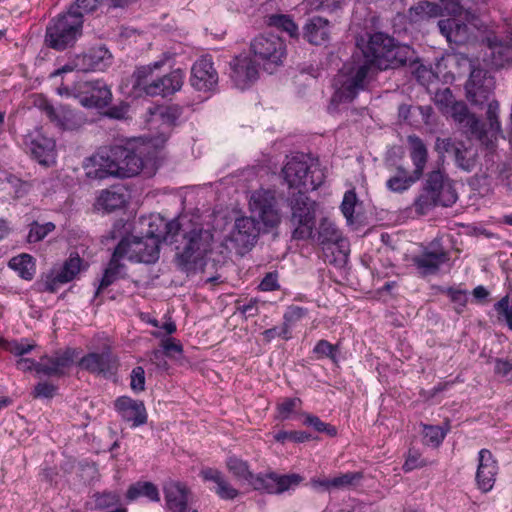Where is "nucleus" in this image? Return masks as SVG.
<instances>
[{"instance_id":"473e14b6","label":"nucleus","mask_w":512,"mask_h":512,"mask_svg":"<svg viewBox=\"0 0 512 512\" xmlns=\"http://www.w3.org/2000/svg\"><path fill=\"white\" fill-rule=\"evenodd\" d=\"M417 181L418 179L406 168L397 166L393 175L386 181V187L391 192L402 193L408 190Z\"/></svg>"},{"instance_id":"e433bc0d","label":"nucleus","mask_w":512,"mask_h":512,"mask_svg":"<svg viewBox=\"0 0 512 512\" xmlns=\"http://www.w3.org/2000/svg\"><path fill=\"white\" fill-rule=\"evenodd\" d=\"M9 268L16 271L25 280H31L35 274V263L29 254H20L10 259Z\"/></svg>"},{"instance_id":"2eb2a0df","label":"nucleus","mask_w":512,"mask_h":512,"mask_svg":"<svg viewBox=\"0 0 512 512\" xmlns=\"http://www.w3.org/2000/svg\"><path fill=\"white\" fill-rule=\"evenodd\" d=\"M260 230L254 218L240 217L235 220L229 241L240 255L251 250L257 242Z\"/></svg>"},{"instance_id":"09e8293b","label":"nucleus","mask_w":512,"mask_h":512,"mask_svg":"<svg viewBox=\"0 0 512 512\" xmlns=\"http://www.w3.org/2000/svg\"><path fill=\"white\" fill-rule=\"evenodd\" d=\"M304 416V424L313 427L317 432L326 433L330 437L337 435V429L334 426L323 422L318 416L312 414H304Z\"/></svg>"},{"instance_id":"aec40b11","label":"nucleus","mask_w":512,"mask_h":512,"mask_svg":"<svg viewBox=\"0 0 512 512\" xmlns=\"http://www.w3.org/2000/svg\"><path fill=\"white\" fill-rule=\"evenodd\" d=\"M73 349L58 350L52 355H44L39 360L38 374L60 378L65 376L74 363Z\"/></svg>"},{"instance_id":"49530a36","label":"nucleus","mask_w":512,"mask_h":512,"mask_svg":"<svg viewBox=\"0 0 512 512\" xmlns=\"http://www.w3.org/2000/svg\"><path fill=\"white\" fill-rule=\"evenodd\" d=\"M65 283L66 282H64V280L60 277L59 273L56 275L50 273L42 277L41 280L37 281L36 286L40 292L55 293L58 291L60 286Z\"/></svg>"},{"instance_id":"a19ab883","label":"nucleus","mask_w":512,"mask_h":512,"mask_svg":"<svg viewBox=\"0 0 512 512\" xmlns=\"http://www.w3.org/2000/svg\"><path fill=\"white\" fill-rule=\"evenodd\" d=\"M458 128L469 138L482 141L486 137L484 124L473 114L466 116L463 122L458 124Z\"/></svg>"},{"instance_id":"20e7f679","label":"nucleus","mask_w":512,"mask_h":512,"mask_svg":"<svg viewBox=\"0 0 512 512\" xmlns=\"http://www.w3.org/2000/svg\"><path fill=\"white\" fill-rule=\"evenodd\" d=\"M457 198L451 180L444 170L437 167L426 174L421 192L414 201L415 211L424 215L439 205L450 207Z\"/></svg>"},{"instance_id":"f704fd0d","label":"nucleus","mask_w":512,"mask_h":512,"mask_svg":"<svg viewBox=\"0 0 512 512\" xmlns=\"http://www.w3.org/2000/svg\"><path fill=\"white\" fill-rule=\"evenodd\" d=\"M150 122H161L167 127L173 126L182 114V109L177 105H160L149 109Z\"/></svg>"},{"instance_id":"7ed1b4c3","label":"nucleus","mask_w":512,"mask_h":512,"mask_svg":"<svg viewBox=\"0 0 512 512\" xmlns=\"http://www.w3.org/2000/svg\"><path fill=\"white\" fill-rule=\"evenodd\" d=\"M142 157L123 146H114L109 151L98 152L84 162L86 176L91 179L108 177L127 178L137 175L143 168Z\"/></svg>"},{"instance_id":"052dcab7","label":"nucleus","mask_w":512,"mask_h":512,"mask_svg":"<svg viewBox=\"0 0 512 512\" xmlns=\"http://www.w3.org/2000/svg\"><path fill=\"white\" fill-rule=\"evenodd\" d=\"M425 465L426 462L422 459L421 454L416 449H409L406 461L403 465V470L405 472H409Z\"/></svg>"},{"instance_id":"0eeeda50","label":"nucleus","mask_w":512,"mask_h":512,"mask_svg":"<svg viewBox=\"0 0 512 512\" xmlns=\"http://www.w3.org/2000/svg\"><path fill=\"white\" fill-rule=\"evenodd\" d=\"M282 173L289 188H296L298 192L315 190L324 180L322 171L309 165L303 156L292 157L288 160Z\"/></svg>"},{"instance_id":"bb28decb","label":"nucleus","mask_w":512,"mask_h":512,"mask_svg":"<svg viewBox=\"0 0 512 512\" xmlns=\"http://www.w3.org/2000/svg\"><path fill=\"white\" fill-rule=\"evenodd\" d=\"M184 72L181 69H175L163 77L151 81L147 87L148 96H170L179 91L184 82Z\"/></svg>"},{"instance_id":"9d476101","label":"nucleus","mask_w":512,"mask_h":512,"mask_svg":"<svg viewBox=\"0 0 512 512\" xmlns=\"http://www.w3.org/2000/svg\"><path fill=\"white\" fill-rule=\"evenodd\" d=\"M111 57V53L105 46L93 47L86 52L70 56L67 63L55 70L51 77L73 71H102L110 64Z\"/></svg>"},{"instance_id":"4c0bfd02","label":"nucleus","mask_w":512,"mask_h":512,"mask_svg":"<svg viewBox=\"0 0 512 512\" xmlns=\"http://www.w3.org/2000/svg\"><path fill=\"white\" fill-rule=\"evenodd\" d=\"M387 53V63L390 64L389 69L404 66L407 63L412 62L413 50L407 45H400L395 43L394 39L392 48Z\"/></svg>"},{"instance_id":"ea45409f","label":"nucleus","mask_w":512,"mask_h":512,"mask_svg":"<svg viewBox=\"0 0 512 512\" xmlns=\"http://www.w3.org/2000/svg\"><path fill=\"white\" fill-rule=\"evenodd\" d=\"M266 24L269 27H275L283 32H286L290 37L298 36V26L290 15L286 14H272L266 19Z\"/></svg>"},{"instance_id":"6e6d98bb","label":"nucleus","mask_w":512,"mask_h":512,"mask_svg":"<svg viewBox=\"0 0 512 512\" xmlns=\"http://www.w3.org/2000/svg\"><path fill=\"white\" fill-rule=\"evenodd\" d=\"M357 202V195L353 190L346 191L341 203V212L348 222H353L354 209Z\"/></svg>"},{"instance_id":"c9c22d12","label":"nucleus","mask_w":512,"mask_h":512,"mask_svg":"<svg viewBox=\"0 0 512 512\" xmlns=\"http://www.w3.org/2000/svg\"><path fill=\"white\" fill-rule=\"evenodd\" d=\"M139 497H146L153 502L160 501V494L157 486L148 481H138L129 486L126 493L127 500L134 501Z\"/></svg>"},{"instance_id":"a878e982","label":"nucleus","mask_w":512,"mask_h":512,"mask_svg":"<svg viewBox=\"0 0 512 512\" xmlns=\"http://www.w3.org/2000/svg\"><path fill=\"white\" fill-rule=\"evenodd\" d=\"M332 24L320 16H313L303 27V38L312 45H326L331 39Z\"/></svg>"},{"instance_id":"ddd939ff","label":"nucleus","mask_w":512,"mask_h":512,"mask_svg":"<svg viewBox=\"0 0 512 512\" xmlns=\"http://www.w3.org/2000/svg\"><path fill=\"white\" fill-rule=\"evenodd\" d=\"M435 150L442 155H453L456 166L465 172H471L476 166L478 153L472 145L467 146L452 138H437Z\"/></svg>"},{"instance_id":"4be33fe9","label":"nucleus","mask_w":512,"mask_h":512,"mask_svg":"<svg viewBox=\"0 0 512 512\" xmlns=\"http://www.w3.org/2000/svg\"><path fill=\"white\" fill-rule=\"evenodd\" d=\"M27 149L31 156L41 165L49 167L56 161L55 140L36 131L28 136Z\"/></svg>"},{"instance_id":"b1692460","label":"nucleus","mask_w":512,"mask_h":512,"mask_svg":"<svg viewBox=\"0 0 512 512\" xmlns=\"http://www.w3.org/2000/svg\"><path fill=\"white\" fill-rule=\"evenodd\" d=\"M114 407L122 420L130 422L133 428L142 426L147 422V412L142 401L121 396L115 400Z\"/></svg>"},{"instance_id":"5701e85b","label":"nucleus","mask_w":512,"mask_h":512,"mask_svg":"<svg viewBox=\"0 0 512 512\" xmlns=\"http://www.w3.org/2000/svg\"><path fill=\"white\" fill-rule=\"evenodd\" d=\"M309 239H312L323 248L335 245L344 255L349 252L348 240L342 237L341 231L328 218H322L320 220L317 232H313L312 237Z\"/></svg>"},{"instance_id":"6ab92c4d","label":"nucleus","mask_w":512,"mask_h":512,"mask_svg":"<svg viewBox=\"0 0 512 512\" xmlns=\"http://www.w3.org/2000/svg\"><path fill=\"white\" fill-rule=\"evenodd\" d=\"M39 108L52 123L63 130H77L85 123V119L81 113L66 106H61L56 109L46 99L40 101Z\"/></svg>"},{"instance_id":"e2e57ef3","label":"nucleus","mask_w":512,"mask_h":512,"mask_svg":"<svg viewBox=\"0 0 512 512\" xmlns=\"http://www.w3.org/2000/svg\"><path fill=\"white\" fill-rule=\"evenodd\" d=\"M259 300L250 298L247 303L240 304L237 302V310L244 315L245 318L255 317L259 314Z\"/></svg>"},{"instance_id":"58836bf2","label":"nucleus","mask_w":512,"mask_h":512,"mask_svg":"<svg viewBox=\"0 0 512 512\" xmlns=\"http://www.w3.org/2000/svg\"><path fill=\"white\" fill-rule=\"evenodd\" d=\"M125 202V194L116 189L104 190L98 198V205L107 212L122 208Z\"/></svg>"},{"instance_id":"37998d69","label":"nucleus","mask_w":512,"mask_h":512,"mask_svg":"<svg viewBox=\"0 0 512 512\" xmlns=\"http://www.w3.org/2000/svg\"><path fill=\"white\" fill-rule=\"evenodd\" d=\"M313 353L317 359L328 358L333 363L338 362L337 355L339 353V346L333 345L327 340H319L313 348Z\"/></svg>"},{"instance_id":"c85d7f7f","label":"nucleus","mask_w":512,"mask_h":512,"mask_svg":"<svg viewBox=\"0 0 512 512\" xmlns=\"http://www.w3.org/2000/svg\"><path fill=\"white\" fill-rule=\"evenodd\" d=\"M164 495L166 506L171 512L187 511L189 489L186 485L170 481L164 486Z\"/></svg>"},{"instance_id":"412c9836","label":"nucleus","mask_w":512,"mask_h":512,"mask_svg":"<svg viewBox=\"0 0 512 512\" xmlns=\"http://www.w3.org/2000/svg\"><path fill=\"white\" fill-rule=\"evenodd\" d=\"M79 366L90 373L110 378L116 375L119 361L110 351L93 352L82 357Z\"/></svg>"},{"instance_id":"680f3d73","label":"nucleus","mask_w":512,"mask_h":512,"mask_svg":"<svg viewBox=\"0 0 512 512\" xmlns=\"http://www.w3.org/2000/svg\"><path fill=\"white\" fill-rule=\"evenodd\" d=\"M57 391V386L47 382H39L32 392L34 398H52Z\"/></svg>"},{"instance_id":"13d9d810","label":"nucleus","mask_w":512,"mask_h":512,"mask_svg":"<svg viewBox=\"0 0 512 512\" xmlns=\"http://www.w3.org/2000/svg\"><path fill=\"white\" fill-rule=\"evenodd\" d=\"M130 387L136 393L145 390V371L143 367L136 366L132 369L130 374Z\"/></svg>"},{"instance_id":"4468645a","label":"nucleus","mask_w":512,"mask_h":512,"mask_svg":"<svg viewBox=\"0 0 512 512\" xmlns=\"http://www.w3.org/2000/svg\"><path fill=\"white\" fill-rule=\"evenodd\" d=\"M250 209L257 215L266 227H276L280 223V213L277 207L275 192L260 189L250 197Z\"/></svg>"},{"instance_id":"c756f323","label":"nucleus","mask_w":512,"mask_h":512,"mask_svg":"<svg viewBox=\"0 0 512 512\" xmlns=\"http://www.w3.org/2000/svg\"><path fill=\"white\" fill-rule=\"evenodd\" d=\"M409 156L414 166L411 172L418 181L423 177L428 162V149L423 140L417 135H409Z\"/></svg>"},{"instance_id":"6e6552de","label":"nucleus","mask_w":512,"mask_h":512,"mask_svg":"<svg viewBox=\"0 0 512 512\" xmlns=\"http://www.w3.org/2000/svg\"><path fill=\"white\" fill-rule=\"evenodd\" d=\"M307 192L294 193L289 198L291 208V223L294 226L293 238L307 240L313 235L315 226L316 202L311 200Z\"/></svg>"},{"instance_id":"a211bd4d","label":"nucleus","mask_w":512,"mask_h":512,"mask_svg":"<svg viewBox=\"0 0 512 512\" xmlns=\"http://www.w3.org/2000/svg\"><path fill=\"white\" fill-rule=\"evenodd\" d=\"M229 65L231 81L240 90L249 88L258 79L259 71L256 60L246 54L234 57Z\"/></svg>"},{"instance_id":"4d7b16f0","label":"nucleus","mask_w":512,"mask_h":512,"mask_svg":"<svg viewBox=\"0 0 512 512\" xmlns=\"http://www.w3.org/2000/svg\"><path fill=\"white\" fill-rule=\"evenodd\" d=\"M438 6L428 1L419 2L416 6L410 9L411 14H415L420 19L430 18L436 16Z\"/></svg>"},{"instance_id":"72a5a7b5","label":"nucleus","mask_w":512,"mask_h":512,"mask_svg":"<svg viewBox=\"0 0 512 512\" xmlns=\"http://www.w3.org/2000/svg\"><path fill=\"white\" fill-rule=\"evenodd\" d=\"M164 61H155L148 65L137 67L132 74V86L147 95V87L151 84L154 70L161 68Z\"/></svg>"},{"instance_id":"69168bd1","label":"nucleus","mask_w":512,"mask_h":512,"mask_svg":"<svg viewBox=\"0 0 512 512\" xmlns=\"http://www.w3.org/2000/svg\"><path fill=\"white\" fill-rule=\"evenodd\" d=\"M487 107V119L490 124V128L495 131L500 130V122L498 120V112H499V103L496 100L488 101Z\"/></svg>"},{"instance_id":"c03bdc74","label":"nucleus","mask_w":512,"mask_h":512,"mask_svg":"<svg viewBox=\"0 0 512 512\" xmlns=\"http://www.w3.org/2000/svg\"><path fill=\"white\" fill-rule=\"evenodd\" d=\"M55 229V224L53 222H47L44 224H39L34 221L30 225L29 233L27 236V241L29 243H37L42 241L49 233H51Z\"/></svg>"},{"instance_id":"2f4dec72","label":"nucleus","mask_w":512,"mask_h":512,"mask_svg":"<svg viewBox=\"0 0 512 512\" xmlns=\"http://www.w3.org/2000/svg\"><path fill=\"white\" fill-rule=\"evenodd\" d=\"M447 261H449V255L444 250H425L421 255L413 258L414 265L425 275L436 273Z\"/></svg>"},{"instance_id":"774afa93","label":"nucleus","mask_w":512,"mask_h":512,"mask_svg":"<svg viewBox=\"0 0 512 512\" xmlns=\"http://www.w3.org/2000/svg\"><path fill=\"white\" fill-rule=\"evenodd\" d=\"M259 288L262 291H275L280 288L278 283V273L269 272L265 275L259 284Z\"/></svg>"},{"instance_id":"f03ea898","label":"nucleus","mask_w":512,"mask_h":512,"mask_svg":"<svg viewBox=\"0 0 512 512\" xmlns=\"http://www.w3.org/2000/svg\"><path fill=\"white\" fill-rule=\"evenodd\" d=\"M163 240L176 243L175 263L184 272H193L204 265L205 256L211 251L213 234L201 224H182L172 220L165 224Z\"/></svg>"},{"instance_id":"9b49d317","label":"nucleus","mask_w":512,"mask_h":512,"mask_svg":"<svg viewBox=\"0 0 512 512\" xmlns=\"http://www.w3.org/2000/svg\"><path fill=\"white\" fill-rule=\"evenodd\" d=\"M160 235L149 232L145 237H124L118 244H124L123 256L133 262L155 263L160 254Z\"/></svg>"},{"instance_id":"603ef678","label":"nucleus","mask_w":512,"mask_h":512,"mask_svg":"<svg viewBox=\"0 0 512 512\" xmlns=\"http://www.w3.org/2000/svg\"><path fill=\"white\" fill-rule=\"evenodd\" d=\"M95 508L102 510L119 504L120 495L116 492L105 491L95 496Z\"/></svg>"},{"instance_id":"7c9ffc66","label":"nucleus","mask_w":512,"mask_h":512,"mask_svg":"<svg viewBox=\"0 0 512 512\" xmlns=\"http://www.w3.org/2000/svg\"><path fill=\"white\" fill-rule=\"evenodd\" d=\"M200 475L205 481L215 484L214 491L221 499L233 500L238 496V490L228 483L221 471L214 468H205L201 470Z\"/></svg>"},{"instance_id":"338daca9","label":"nucleus","mask_w":512,"mask_h":512,"mask_svg":"<svg viewBox=\"0 0 512 512\" xmlns=\"http://www.w3.org/2000/svg\"><path fill=\"white\" fill-rule=\"evenodd\" d=\"M455 25H456V19H454V18L442 19L438 22V27H439L441 34L443 36H445L449 42L460 41V39H453Z\"/></svg>"},{"instance_id":"dca6fc26","label":"nucleus","mask_w":512,"mask_h":512,"mask_svg":"<svg viewBox=\"0 0 512 512\" xmlns=\"http://www.w3.org/2000/svg\"><path fill=\"white\" fill-rule=\"evenodd\" d=\"M495 82L493 77L482 69H473L465 84L467 99L477 106L490 101Z\"/></svg>"},{"instance_id":"de8ad7c7","label":"nucleus","mask_w":512,"mask_h":512,"mask_svg":"<svg viewBox=\"0 0 512 512\" xmlns=\"http://www.w3.org/2000/svg\"><path fill=\"white\" fill-rule=\"evenodd\" d=\"M423 442L433 447L439 446L444 440L445 434L439 426L423 425Z\"/></svg>"},{"instance_id":"393cba45","label":"nucleus","mask_w":512,"mask_h":512,"mask_svg":"<svg viewBox=\"0 0 512 512\" xmlns=\"http://www.w3.org/2000/svg\"><path fill=\"white\" fill-rule=\"evenodd\" d=\"M497 471V462L493 458L491 451L481 449L478 453V467L476 472L478 488L483 492L490 491L494 486Z\"/></svg>"},{"instance_id":"cd10ccee","label":"nucleus","mask_w":512,"mask_h":512,"mask_svg":"<svg viewBox=\"0 0 512 512\" xmlns=\"http://www.w3.org/2000/svg\"><path fill=\"white\" fill-rule=\"evenodd\" d=\"M123 247L124 244H118L114 249L112 257L108 263V266L104 270L102 279L96 291V295L100 293L101 290L109 287L117 280L124 278L126 275V267L124 264L120 262L121 259H124L123 256Z\"/></svg>"},{"instance_id":"79ce46f5","label":"nucleus","mask_w":512,"mask_h":512,"mask_svg":"<svg viewBox=\"0 0 512 512\" xmlns=\"http://www.w3.org/2000/svg\"><path fill=\"white\" fill-rule=\"evenodd\" d=\"M82 259L78 254H71L70 257L64 262L60 277L64 282L72 281L81 270Z\"/></svg>"},{"instance_id":"423d86ee","label":"nucleus","mask_w":512,"mask_h":512,"mask_svg":"<svg viewBox=\"0 0 512 512\" xmlns=\"http://www.w3.org/2000/svg\"><path fill=\"white\" fill-rule=\"evenodd\" d=\"M83 19L69 11L50 21L46 28L45 42L52 49L62 51L74 45L82 35Z\"/></svg>"},{"instance_id":"f3484780","label":"nucleus","mask_w":512,"mask_h":512,"mask_svg":"<svg viewBox=\"0 0 512 512\" xmlns=\"http://www.w3.org/2000/svg\"><path fill=\"white\" fill-rule=\"evenodd\" d=\"M218 72L210 55L201 56L191 68L190 84L197 91H214L218 84Z\"/></svg>"},{"instance_id":"1a4fd4ad","label":"nucleus","mask_w":512,"mask_h":512,"mask_svg":"<svg viewBox=\"0 0 512 512\" xmlns=\"http://www.w3.org/2000/svg\"><path fill=\"white\" fill-rule=\"evenodd\" d=\"M250 52L262 62L265 69L283 64L287 54L285 41L272 33L259 34L250 42Z\"/></svg>"},{"instance_id":"a18cd8bd","label":"nucleus","mask_w":512,"mask_h":512,"mask_svg":"<svg viewBox=\"0 0 512 512\" xmlns=\"http://www.w3.org/2000/svg\"><path fill=\"white\" fill-rule=\"evenodd\" d=\"M302 401L300 398H284L280 403L277 404V418L280 420L289 419L293 413L300 408Z\"/></svg>"},{"instance_id":"8fccbe9b","label":"nucleus","mask_w":512,"mask_h":512,"mask_svg":"<svg viewBox=\"0 0 512 512\" xmlns=\"http://www.w3.org/2000/svg\"><path fill=\"white\" fill-rule=\"evenodd\" d=\"M103 0H76L68 11L73 15H79L83 19L84 14L93 12L102 3Z\"/></svg>"},{"instance_id":"f257e3e1","label":"nucleus","mask_w":512,"mask_h":512,"mask_svg":"<svg viewBox=\"0 0 512 512\" xmlns=\"http://www.w3.org/2000/svg\"><path fill=\"white\" fill-rule=\"evenodd\" d=\"M393 38L377 32L370 36L364 48L355 51L339 71L334 99L352 101L364 90L367 78L377 70L389 69L387 52L391 50Z\"/></svg>"},{"instance_id":"bf43d9fd","label":"nucleus","mask_w":512,"mask_h":512,"mask_svg":"<svg viewBox=\"0 0 512 512\" xmlns=\"http://www.w3.org/2000/svg\"><path fill=\"white\" fill-rule=\"evenodd\" d=\"M35 348V344L29 343L27 339L21 341L8 342L6 349L15 356H23L30 353Z\"/></svg>"},{"instance_id":"3c124183","label":"nucleus","mask_w":512,"mask_h":512,"mask_svg":"<svg viewBox=\"0 0 512 512\" xmlns=\"http://www.w3.org/2000/svg\"><path fill=\"white\" fill-rule=\"evenodd\" d=\"M274 439L277 442L285 443L286 441L294 442V443H303L312 439V436L309 433L304 431H278L274 435Z\"/></svg>"},{"instance_id":"f8f14e48","label":"nucleus","mask_w":512,"mask_h":512,"mask_svg":"<svg viewBox=\"0 0 512 512\" xmlns=\"http://www.w3.org/2000/svg\"><path fill=\"white\" fill-rule=\"evenodd\" d=\"M75 98L86 108H104L112 100V92L102 80L79 81L75 84Z\"/></svg>"},{"instance_id":"39448f33","label":"nucleus","mask_w":512,"mask_h":512,"mask_svg":"<svg viewBox=\"0 0 512 512\" xmlns=\"http://www.w3.org/2000/svg\"><path fill=\"white\" fill-rule=\"evenodd\" d=\"M226 466L238 479L247 480L256 490H263L269 494H281L295 489L303 480V477L296 473L280 475L270 472L254 476L250 472L247 463L235 456L227 459Z\"/></svg>"},{"instance_id":"0e129e2a","label":"nucleus","mask_w":512,"mask_h":512,"mask_svg":"<svg viewBox=\"0 0 512 512\" xmlns=\"http://www.w3.org/2000/svg\"><path fill=\"white\" fill-rule=\"evenodd\" d=\"M495 374L505 381H512V360L497 359L494 367Z\"/></svg>"},{"instance_id":"5fc2aeb1","label":"nucleus","mask_w":512,"mask_h":512,"mask_svg":"<svg viewBox=\"0 0 512 512\" xmlns=\"http://www.w3.org/2000/svg\"><path fill=\"white\" fill-rule=\"evenodd\" d=\"M307 314V308L291 305L286 309L283 315V320L286 322L287 325H291L292 327H294L298 322L305 318Z\"/></svg>"},{"instance_id":"864d4df0","label":"nucleus","mask_w":512,"mask_h":512,"mask_svg":"<svg viewBox=\"0 0 512 512\" xmlns=\"http://www.w3.org/2000/svg\"><path fill=\"white\" fill-rule=\"evenodd\" d=\"M361 479L362 474L360 472H347L333 477L332 485H334V489L348 488L358 483Z\"/></svg>"}]
</instances>
